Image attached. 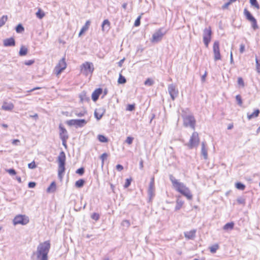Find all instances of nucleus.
Masks as SVG:
<instances>
[{
  "label": "nucleus",
  "mask_w": 260,
  "mask_h": 260,
  "mask_svg": "<svg viewBox=\"0 0 260 260\" xmlns=\"http://www.w3.org/2000/svg\"><path fill=\"white\" fill-rule=\"evenodd\" d=\"M67 64L65 61V59L64 58H62L61 59H60L58 62V63L57 64V66L55 67L54 69V72L55 74L57 76L59 75L61 72L64 70L66 68Z\"/></svg>",
  "instance_id": "10"
},
{
  "label": "nucleus",
  "mask_w": 260,
  "mask_h": 260,
  "mask_svg": "<svg viewBox=\"0 0 260 260\" xmlns=\"http://www.w3.org/2000/svg\"><path fill=\"white\" fill-rule=\"evenodd\" d=\"M236 100L238 103V104L239 106H242V100L241 96L240 95H237L236 96Z\"/></svg>",
  "instance_id": "44"
},
{
  "label": "nucleus",
  "mask_w": 260,
  "mask_h": 260,
  "mask_svg": "<svg viewBox=\"0 0 260 260\" xmlns=\"http://www.w3.org/2000/svg\"><path fill=\"white\" fill-rule=\"evenodd\" d=\"M34 62L35 61L33 60H29L25 61L24 64L26 65V66H30V65L34 63Z\"/></svg>",
  "instance_id": "58"
},
{
  "label": "nucleus",
  "mask_w": 260,
  "mask_h": 260,
  "mask_svg": "<svg viewBox=\"0 0 260 260\" xmlns=\"http://www.w3.org/2000/svg\"><path fill=\"white\" fill-rule=\"evenodd\" d=\"M140 19H141V16H139L137 19L136 20L134 25L135 26H138L140 24Z\"/></svg>",
  "instance_id": "55"
},
{
  "label": "nucleus",
  "mask_w": 260,
  "mask_h": 260,
  "mask_svg": "<svg viewBox=\"0 0 260 260\" xmlns=\"http://www.w3.org/2000/svg\"><path fill=\"white\" fill-rule=\"evenodd\" d=\"M36 185V183L35 182H29L28 184L29 188H34Z\"/></svg>",
  "instance_id": "57"
},
{
  "label": "nucleus",
  "mask_w": 260,
  "mask_h": 260,
  "mask_svg": "<svg viewBox=\"0 0 260 260\" xmlns=\"http://www.w3.org/2000/svg\"><path fill=\"white\" fill-rule=\"evenodd\" d=\"M86 114V111L84 110L80 112L76 111L75 114L78 117H83Z\"/></svg>",
  "instance_id": "40"
},
{
  "label": "nucleus",
  "mask_w": 260,
  "mask_h": 260,
  "mask_svg": "<svg viewBox=\"0 0 260 260\" xmlns=\"http://www.w3.org/2000/svg\"><path fill=\"white\" fill-rule=\"evenodd\" d=\"M28 50L24 46L20 48L19 54L20 56H23L27 54Z\"/></svg>",
  "instance_id": "30"
},
{
  "label": "nucleus",
  "mask_w": 260,
  "mask_h": 260,
  "mask_svg": "<svg viewBox=\"0 0 260 260\" xmlns=\"http://www.w3.org/2000/svg\"><path fill=\"white\" fill-rule=\"evenodd\" d=\"M260 113V111L259 109H256L254 110V112L252 114H247V118L249 120L253 118H256L258 116L259 114Z\"/></svg>",
  "instance_id": "26"
},
{
  "label": "nucleus",
  "mask_w": 260,
  "mask_h": 260,
  "mask_svg": "<svg viewBox=\"0 0 260 260\" xmlns=\"http://www.w3.org/2000/svg\"><path fill=\"white\" fill-rule=\"evenodd\" d=\"M234 223L233 222L226 223L223 227V229L225 231H229L233 229Z\"/></svg>",
  "instance_id": "28"
},
{
  "label": "nucleus",
  "mask_w": 260,
  "mask_h": 260,
  "mask_svg": "<svg viewBox=\"0 0 260 260\" xmlns=\"http://www.w3.org/2000/svg\"><path fill=\"white\" fill-rule=\"evenodd\" d=\"M235 186L238 189L241 190H243L245 188V185L241 182L236 183Z\"/></svg>",
  "instance_id": "36"
},
{
  "label": "nucleus",
  "mask_w": 260,
  "mask_h": 260,
  "mask_svg": "<svg viewBox=\"0 0 260 260\" xmlns=\"http://www.w3.org/2000/svg\"><path fill=\"white\" fill-rule=\"evenodd\" d=\"M14 105L11 103L4 102L2 106V109L5 111H11L14 108Z\"/></svg>",
  "instance_id": "20"
},
{
  "label": "nucleus",
  "mask_w": 260,
  "mask_h": 260,
  "mask_svg": "<svg viewBox=\"0 0 260 260\" xmlns=\"http://www.w3.org/2000/svg\"><path fill=\"white\" fill-rule=\"evenodd\" d=\"M94 70L93 64L91 62H86L81 66V72L85 76L92 74Z\"/></svg>",
  "instance_id": "8"
},
{
  "label": "nucleus",
  "mask_w": 260,
  "mask_h": 260,
  "mask_svg": "<svg viewBox=\"0 0 260 260\" xmlns=\"http://www.w3.org/2000/svg\"><path fill=\"white\" fill-rule=\"evenodd\" d=\"M110 21L108 19L104 20L102 24V30L103 31H104L105 29L108 30L110 28Z\"/></svg>",
  "instance_id": "24"
},
{
  "label": "nucleus",
  "mask_w": 260,
  "mask_h": 260,
  "mask_svg": "<svg viewBox=\"0 0 260 260\" xmlns=\"http://www.w3.org/2000/svg\"><path fill=\"white\" fill-rule=\"evenodd\" d=\"M90 21L89 20H87L84 25L82 27L80 30V31L79 34V36H81L85 31H86L89 28V26L90 25Z\"/></svg>",
  "instance_id": "25"
},
{
  "label": "nucleus",
  "mask_w": 260,
  "mask_h": 260,
  "mask_svg": "<svg viewBox=\"0 0 260 260\" xmlns=\"http://www.w3.org/2000/svg\"><path fill=\"white\" fill-rule=\"evenodd\" d=\"M218 245H214L210 247V251L211 253H214L216 251V250L218 249Z\"/></svg>",
  "instance_id": "42"
},
{
  "label": "nucleus",
  "mask_w": 260,
  "mask_h": 260,
  "mask_svg": "<svg viewBox=\"0 0 260 260\" xmlns=\"http://www.w3.org/2000/svg\"><path fill=\"white\" fill-rule=\"evenodd\" d=\"M162 38V32L161 31V29L160 28L153 34L151 41L153 43H157L161 41Z\"/></svg>",
  "instance_id": "12"
},
{
  "label": "nucleus",
  "mask_w": 260,
  "mask_h": 260,
  "mask_svg": "<svg viewBox=\"0 0 260 260\" xmlns=\"http://www.w3.org/2000/svg\"><path fill=\"white\" fill-rule=\"evenodd\" d=\"M126 80L125 78L121 74L119 75V78L118 79V83L119 84H124L126 83Z\"/></svg>",
  "instance_id": "37"
},
{
  "label": "nucleus",
  "mask_w": 260,
  "mask_h": 260,
  "mask_svg": "<svg viewBox=\"0 0 260 260\" xmlns=\"http://www.w3.org/2000/svg\"><path fill=\"white\" fill-rule=\"evenodd\" d=\"M154 178H152L151 179V181L149 184V188H148V194L150 198H151L154 196Z\"/></svg>",
  "instance_id": "16"
},
{
  "label": "nucleus",
  "mask_w": 260,
  "mask_h": 260,
  "mask_svg": "<svg viewBox=\"0 0 260 260\" xmlns=\"http://www.w3.org/2000/svg\"><path fill=\"white\" fill-rule=\"evenodd\" d=\"M212 31L211 28H206L203 31V41L206 47H208V45L211 39Z\"/></svg>",
  "instance_id": "9"
},
{
  "label": "nucleus",
  "mask_w": 260,
  "mask_h": 260,
  "mask_svg": "<svg viewBox=\"0 0 260 260\" xmlns=\"http://www.w3.org/2000/svg\"><path fill=\"white\" fill-rule=\"evenodd\" d=\"M251 5L256 9L258 10L260 8V6L257 1V0H249Z\"/></svg>",
  "instance_id": "32"
},
{
  "label": "nucleus",
  "mask_w": 260,
  "mask_h": 260,
  "mask_svg": "<svg viewBox=\"0 0 260 260\" xmlns=\"http://www.w3.org/2000/svg\"><path fill=\"white\" fill-rule=\"evenodd\" d=\"M98 138L99 141L103 143H106L108 141V139L104 135H99Z\"/></svg>",
  "instance_id": "34"
},
{
  "label": "nucleus",
  "mask_w": 260,
  "mask_h": 260,
  "mask_svg": "<svg viewBox=\"0 0 260 260\" xmlns=\"http://www.w3.org/2000/svg\"><path fill=\"white\" fill-rule=\"evenodd\" d=\"M16 31L17 33H21L24 30V28L21 24H19L16 27Z\"/></svg>",
  "instance_id": "35"
},
{
  "label": "nucleus",
  "mask_w": 260,
  "mask_h": 260,
  "mask_svg": "<svg viewBox=\"0 0 260 260\" xmlns=\"http://www.w3.org/2000/svg\"><path fill=\"white\" fill-rule=\"evenodd\" d=\"M8 20L7 15H3L0 18V27H2Z\"/></svg>",
  "instance_id": "31"
},
{
  "label": "nucleus",
  "mask_w": 260,
  "mask_h": 260,
  "mask_svg": "<svg viewBox=\"0 0 260 260\" xmlns=\"http://www.w3.org/2000/svg\"><path fill=\"white\" fill-rule=\"evenodd\" d=\"M256 70L258 73H260V60L256 58Z\"/></svg>",
  "instance_id": "52"
},
{
  "label": "nucleus",
  "mask_w": 260,
  "mask_h": 260,
  "mask_svg": "<svg viewBox=\"0 0 260 260\" xmlns=\"http://www.w3.org/2000/svg\"><path fill=\"white\" fill-rule=\"evenodd\" d=\"M7 172L11 175H15L16 174V172L14 169H10L7 170Z\"/></svg>",
  "instance_id": "54"
},
{
  "label": "nucleus",
  "mask_w": 260,
  "mask_h": 260,
  "mask_svg": "<svg viewBox=\"0 0 260 260\" xmlns=\"http://www.w3.org/2000/svg\"><path fill=\"white\" fill-rule=\"evenodd\" d=\"M230 63H231V64L234 63L232 52H231V54H230Z\"/></svg>",
  "instance_id": "63"
},
{
  "label": "nucleus",
  "mask_w": 260,
  "mask_h": 260,
  "mask_svg": "<svg viewBox=\"0 0 260 260\" xmlns=\"http://www.w3.org/2000/svg\"><path fill=\"white\" fill-rule=\"evenodd\" d=\"M251 22V26L253 29L255 30L258 28L257 24V21L255 18L250 21Z\"/></svg>",
  "instance_id": "41"
},
{
  "label": "nucleus",
  "mask_w": 260,
  "mask_h": 260,
  "mask_svg": "<svg viewBox=\"0 0 260 260\" xmlns=\"http://www.w3.org/2000/svg\"><path fill=\"white\" fill-rule=\"evenodd\" d=\"M183 119V124L184 126H189L192 129H195L196 120L193 116L191 114L184 113L182 115Z\"/></svg>",
  "instance_id": "4"
},
{
  "label": "nucleus",
  "mask_w": 260,
  "mask_h": 260,
  "mask_svg": "<svg viewBox=\"0 0 260 260\" xmlns=\"http://www.w3.org/2000/svg\"><path fill=\"white\" fill-rule=\"evenodd\" d=\"M91 217L92 219L95 220V221H97L99 219V218H100V215L98 213H93L91 216Z\"/></svg>",
  "instance_id": "47"
},
{
  "label": "nucleus",
  "mask_w": 260,
  "mask_h": 260,
  "mask_svg": "<svg viewBox=\"0 0 260 260\" xmlns=\"http://www.w3.org/2000/svg\"><path fill=\"white\" fill-rule=\"evenodd\" d=\"M240 53H243L245 51V45L243 44H241L240 46L239 49Z\"/></svg>",
  "instance_id": "56"
},
{
  "label": "nucleus",
  "mask_w": 260,
  "mask_h": 260,
  "mask_svg": "<svg viewBox=\"0 0 260 260\" xmlns=\"http://www.w3.org/2000/svg\"><path fill=\"white\" fill-rule=\"evenodd\" d=\"M50 248L49 241L40 243L37 249L36 255L38 260H48V254Z\"/></svg>",
  "instance_id": "2"
},
{
  "label": "nucleus",
  "mask_w": 260,
  "mask_h": 260,
  "mask_svg": "<svg viewBox=\"0 0 260 260\" xmlns=\"http://www.w3.org/2000/svg\"><path fill=\"white\" fill-rule=\"evenodd\" d=\"M196 231L191 230L184 233V236L188 239H193L195 237Z\"/></svg>",
  "instance_id": "22"
},
{
  "label": "nucleus",
  "mask_w": 260,
  "mask_h": 260,
  "mask_svg": "<svg viewBox=\"0 0 260 260\" xmlns=\"http://www.w3.org/2000/svg\"><path fill=\"white\" fill-rule=\"evenodd\" d=\"M133 140L134 138L132 137H127L125 140V142L127 143L128 145H131L132 144Z\"/></svg>",
  "instance_id": "51"
},
{
  "label": "nucleus",
  "mask_w": 260,
  "mask_h": 260,
  "mask_svg": "<svg viewBox=\"0 0 260 260\" xmlns=\"http://www.w3.org/2000/svg\"><path fill=\"white\" fill-rule=\"evenodd\" d=\"M244 15H245L246 18L249 21H251L255 19V18L252 16L250 12L246 9H244Z\"/></svg>",
  "instance_id": "23"
},
{
  "label": "nucleus",
  "mask_w": 260,
  "mask_h": 260,
  "mask_svg": "<svg viewBox=\"0 0 260 260\" xmlns=\"http://www.w3.org/2000/svg\"><path fill=\"white\" fill-rule=\"evenodd\" d=\"M121 225L123 226L126 227V228H128L130 225V222L128 220H124L122 221L121 223Z\"/></svg>",
  "instance_id": "43"
},
{
  "label": "nucleus",
  "mask_w": 260,
  "mask_h": 260,
  "mask_svg": "<svg viewBox=\"0 0 260 260\" xmlns=\"http://www.w3.org/2000/svg\"><path fill=\"white\" fill-rule=\"evenodd\" d=\"M15 45V41L14 38H10L4 40L5 46H14Z\"/></svg>",
  "instance_id": "19"
},
{
  "label": "nucleus",
  "mask_w": 260,
  "mask_h": 260,
  "mask_svg": "<svg viewBox=\"0 0 260 260\" xmlns=\"http://www.w3.org/2000/svg\"><path fill=\"white\" fill-rule=\"evenodd\" d=\"M66 158L65 153L62 151H61L58 156V175L60 179L62 178V174L65 171Z\"/></svg>",
  "instance_id": "3"
},
{
  "label": "nucleus",
  "mask_w": 260,
  "mask_h": 260,
  "mask_svg": "<svg viewBox=\"0 0 260 260\" xmlns=\"http://www.w3.org/2000/svg\"><path fill=\"white\" fill-rule=\"evenodd\" d=\"M102 89L101 88H98V89H95L92 93V95H91L92 100L94 102H96L98 100L99 96L102 93Z\"/></svg>",
  "instance_id": "17"
},
{
  "label": "nucleus",
  "mask_w": 260,
  "mask_h": 260,
  "mask_svg": "<svg viewBox=\"0 0 260 260\" xmlns=\"http://www.w3.org/2000/svg\"><path fill=\"white\" fill-rule=\"evenodd\" d=\"M36 16L38 18L42 19L45 16V14L41 9H39L38 12L36 13Z\"/></svg>",
  "instance_id": "38"
},
{
  "label": "nucleus",
  "mask_w": 260,
  "mask_h": 260,
  "mask_svg": "<svg viewBox=\"0 0 260 260\" xmlns=\"http://www.w3.org/2000/svg\"><path fill=\"white\" fill-rule=\"evenodd\" d=\"M85 183V181L83 179H79L75 183V186L77 187L80 188L82 187Z\"/></svg>",
  "instance_id": "33"
},
{
  "label": "nucleus",
  "mask_w": 260,
  "mask_h": 260,
  "mask_svg": "<svg viewBox=\"0 0 260 260\" xmlns=\"http://www.w3.org/2000/svg\"><path fill=\"white\" fill-rule=\"evenodd\" d=\"M116 168L118 171H121L123 169V166L121 165H116Z\"/></svg>",
  "instance_id": "60"
},
{
  "label": "nucleus",
  "mask_w": 260,
  "mask_h": 260,
  "mask_svg": "<svg viewBox=\"0 0 260 260\" xmlns=\"http://www.w3.org/2000/svg\"><path fill=\"white\" fill-rule=\"evenodd\" d=\"M135 104H129L127 105L126 108V110L132 111L135 109Z\"/></svg>",
  "instance_id": "50"
},
{
  "label": "nucleus",
  "mask_w": 260,
  "mask_h": 260,
  "mask_svg": "<svg viewBox=\"0 0 260 260\" xmlns=\"http://www.w3.org/2000/svg\"><path fill=\"white\" fill-rule=\"evenodd\" d=\"M199 141L200 139L198 133L197 132H193L187 145L189 149H192L198 146Z\"/></svg>",
  "instance_id": "5"
},
{
  "label": "nucleus",
  "mask_w": 260,
  "mask_h": 260,
  "mask_svg": "<svg viewBox=\"0 0 260 260\" xmlns=\"http://www.w3.org/2000/svg\"><path fill=\"white\" fill-rule=\"evenodd\" d=\"M168 91L172 99L174 100L178 94V90L175 86L173 84L170 85L168 87Z\"/></svg>",
  "instance_id": "13"
},
{
  "label": "nucleus",
  "mask_w": 260,
  "mask_h": 260,
  "mask_svg": "<svg viewBox=\"0 0 260 260\" xmlns=\"http://www.w3.org/2000/svg\"><path fill=\"white\" fill-rule=\"evenodd\" d=\"M213 50L214 53V59L215 61L221 59V55L219 50V43L218 41H215L213 46Z\"/></svg>",
  "instance_id": "11"
},
{
  "label": "nucleus",
  "mask_w": 260,
  "mask_h": 260,
  "mask_svg": "<svg viewBox=\"0 0 260 260\" xmlns=\"http://www.w3.org/2000/svg\"><path fill=\"white\" fill-rule=\"evenodd\" d=\"M131 182H132V179L131 178H127V179H126L125 183V184L124 185V187L125 188H127L131 185Z\"/></svg>",
  "instance_id": "46"
},
{
  "label": "nucleus",
  "mask_w": 260,
  "mask_h": 260,
  "mask_svg": "<svg viewBox=\"0 0 260 260\" xmlns=\"http://www.w3.org/2000/svg\"><path fill=\"white\" fill-rule=\"evenodd\" d=\"M237 202L240 204H244L245 203V200L242 198H238Z\"/></svg>",
  "instance_id": "59"
},
{
  "label": "nucleus",
  "mask_w": 260,
  "mask_h": 260,
  "mask_svg": "<svg viewBox=\"0 0 260 260\" xmlns=\"http://www.w3.org/2000/svg\"><path fill=\"white\" fill-rule=\"evenodd\" d=\"M84 169L83 168H80L77 169L76 171V173L80 175H82L84 174Z\"/></svg>",
  "instance_id": "53"
},
{
  "label": "nucleus",
  "mask_w": 260,
  "mask_h": 260,
  "mask_svg": "<svg viewBox=\"0 0 260 260\" xmlns=\"http://www.w3.org/2000/svg\"><path fill=\"white\" fill-rule=\"evenodd\" d=\"M201 153L205 159L208 158L207 149L206 148V143L205 142L202 143Z\"/></svg>",
  "instance_id": "21"
},
{
  "label": "nucleus",
  "mask_w": 260,
  "mask_h": 260,
  "mask_svg": "<svg viewBox=\"0 0 260 260\" xmlns=\"http://www.w3.org/2000/svg\"><path fill=\"white\" fill-rule=\"evenodd\" d=\"M145 85L151 86L153 84V81L151 79H147L144 82Z\"/></svg>",
  "instance_id": "45"
},
{
  "label": "nucleus",
  "mask_w": 260,
  "mask_h": 260,
  "mask_svg": "<svg viewBox=\"0 0 260 260\" xmlns=\"http://www.w3.org/2000/svg\"><path fill=\"white\" fill-rule=\"evenodd\" d=\"M81 102H88L90 101V98L87 95L86 92L85 91L81 92L79 95Z\"/></svg>",
  "instance_id": "18"
},
{
  "label": "nucleus",
  "mask_w": 260,
  "mask_h": 260,
  "mask_svg": "<svg viewBox=\"0 0 260 260\" xmlns=\"http://www.w3.org/2000/svg\"><path fill=\"white\" fill-rule=\"evenodd\" d=\"M184 204V201L180 200V199H178L176 201V205L175 207V210H179L182 206Z\"/></svg>",
  "instance_id": "29"
},
{
  "label": "nucleus",
  "mask_w": 260,
  "mask_h": 260,
  "mask_svg": "<svg viewBox=\"0 0 260 260\" xmlns=\"http://www.w3.org/2000/svg\"><path fill=\"white\" fill-rule=\"evenodd\" d=\"M28 167L29 169H34L37 167L35 161H32L31 162L28 164Z\"/></svg>",
  "instance_id": "49"
},
{
  "label": "nucleus",
  "mask_w": 260,
  "mask_h": 260,
  "mask_svg": "<svg viewBox=\"0 0 260 260\" xmlns=\"http://www.w3.org/2000/svg\"><path fill=\"white\" fill-rule=\"evenodd\" d=\"M170 179L172 182L174 188L187 199L191 200L192 196L188 187H187L183 183L179 182L172 175H170Z\"/></svg>",
  "instance_id": "1"
},
{
  "label": "nucleus",
  "mask_w": 260,
  "mask_h": 260,
  "mask_svg": "<svg viewBox=\"0 0 260 260\" xmlns=\"http://www.w3.org/2000/svg\"><path fill=\"white\" fill-rule=\"evenodd\" d=\"M85 119H71L66 121V123L69 126H75L76 128L82 127L87 123Z\"/></svg>",
  "instance_id": "6"
},
{
  "label": "nucleus",
  "mask_w": 260,
  "mask_h": 260,
  "mask_svg": "<svg viewBox=\"0 0 260 260\" xmlns=\"http://www.w3.org/2000/svg\"><path fill=\"white\" fill-rule=\"evenodd\" d=\"M59 137L60 139L64 138V139H69V135L66 129L61 124H60L59 125Z\"/></svg>",
  "instance_id": "14"
},
{
  "label": "nucleus",
  "mask_w": 260,
  "mask_h": 260,
  "mask_svg": "<svg viewBox=\"0 0 260 260\" xmlns=\"http://www.w3.org/2000/svg\"><path fill=\"white\" fill-rule=\"evenodd\" d=\"M124 60H125V58H123V59H121V60H120L118 62V66H119V67H122V64H123V62H124Z\"/></svg>",
  "instance_id": "62"
},
{
  "label": "nucleus",
  "mask_w": 260,
  "mask_h": 260,
  "mask_svg": "<svg viewBox=\"0 0 260 260\" xmlns=\"http://www.w3.org/2000/svg\"><path fill=\"white\" fill-rule=\"evenodd\" d=\"M56 183L54 181H53L49 186L47 189V192H54L56 190Z\"/></svg>",
  "instance_id": "27"
},
{
  "label": "nucleus",
  "mask_w": 260,
  "mask_h": 260,
  "mask_svg": "<svg viewBox=\"0 0 260 260\" xmlns=\"http://www.w3.org/2000/svg\"><path fill=\"white\" fill-rule=\"evenodd\" d=\"M29 218L26 215H17L13 219V223L14 225H26L29 222Z\"/></svg>",
  "instance_id": "7"
},
{
  "label": "nucleus",
  "mask_w": 260,
  "mask_h": 260,
  "mask_svg": "<svg viewBox=\"0 0 260 260\" xmlns=\"http://www.w3.org/2000/svg\"><path fill=\"white\" fill-rule=\"evenodd\" d=\"M238 85H239L240 86H241L243 87H244L245 84H244V81H243L242 78L239 77L238 78Z\"/></svg>",
  "instance_id": "48"
},
{
  "label": "nucleus",
  "mask_w": 260,
  "mask_h": 260,
  "mask_svg": "<svg viewBox=\"0 0 260 260\" xmlns=\"http://www.w3.org/2000/svg\"><path fill=\"white\" fill-rule=\"evenodd\" d=\"M105 112V110L101 108L95 110L94 115L97 120H99L102 118Z\"/></svg>",
  "instance_id": "15"
},
{
  "label": "nucleus",
  "mask_w": 260,
  "mask_h": 260,
  "mask_svg": "<svg viewBox=\"0 0 260 260\" xmlns=\"http://www.w3.org/2000/svg\"><path fill=\"white\" fill-rule=\"evenodd\" d=\"M108 157V154L106 153H104L100 156V159L102 160V167H103L104 165V160L107 159Z\"/></svg>",
  "instance_id": "39"
},
{
  "label": "nucleus",
  "mask_w": 260,
  "mask_h": 260,
  "mask_svg": "<svg viewBox=\"0 0 260 260\" xmlns=\"http://www.w3.org/2000/svg\"><path fill=\"white\" fill-rule=\"evenodd\" d=\"M62 141V145L65 147H67V140L68 139H64V138H62V139H60Z\"/></svg>",
  "instance_id": "61"
},
{
  "label": "nucleus",
  "mask_w": 260,
  "mask_h": 260,
  "mask_svg": "<svg viewBox=\"0 0 260 260\" xmlns=\"http://www.w3.org/2000/svg\"><path fill=\"white\" fill-rule=\"evenodd\" d=\"M230 5H231V3L229 2L228 3H226L224 5H223L222 8L226 9Z\"/></svg>",
  "instance_id": "64"
}]
</instances>
